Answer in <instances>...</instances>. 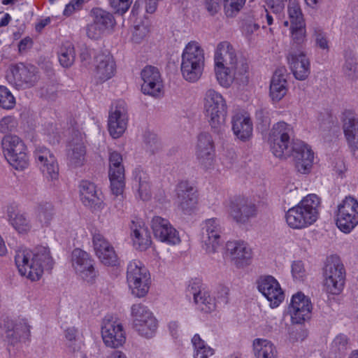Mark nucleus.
Listing matches in <instances>:
<instances>
[{
    "mask_svg": "<svg viewBox=\"0 0 358 358\" xmlns=\"http://www.w3.org/2000/svg\"><path fill=\"white\" fill-rule=\"evenodd\" d=\"M203 111L211 130L218 135L225 133L228 106L223 95L214 89H208L203 95Z\"/></svg>",
    "mask_w": 358,
    "mask_h": 358,
    "instance_id": "7ed1b4c3",
    "label": "nucleus"
},
{
    "mask_svg": "<svg viewBox=\"0 0 358 358\" xmlns=\"http://www.w3.org/2000/svg\"><path fill=\"white\" fill-rule=\"evenodd\" d=\"M148 32V27L145 24L141 23L139 24H136L134 26V30L132 31V41L136 43H141L146 37Z\"/></svg>",
    "mask_w": 358,
    "mask_h": 358,
    "instance_id": "864d4df0",
    "label": "nucleus"
},
{
    "mask_svg": "<svg viewBox=\"0 0 358 358\" xmlns=\"http://www.w3.org/2000/svg\"><path fill=\"white\" fill-rule=\"evenodd\" d=\"M143 84L141 90L145 94L159 96L163 90V84L159 70L154 66H147L141 71Z\"/></svg>",
    "mask_w": 358,
    "mask_h": 358,
    "instance_id": "c85d7f7f",
    "label": "nucleus"
},
{
    "mask_svg": "<svg viewBox=\"0 0 358 358\" xmlns=\"http://www.w3.org/2000/svg\"><path fill=\"white\" fill-rule=\"evenodd\" d=\"M215 301L217 302L227 303L228 302V296L229 294V289L225 285H219L215 291Z\"/></svg>",
    "mask_w": 358,
    "mask_h": 358,
    "instance_id": "69168bd1",
    "label": "nucleus"
},
{
    "mask_svg": "<svg viewBox=\"0 0 358 358\" xmlns=\"http://www.w3.org/2000/svg\"><path fill=\"white\" fill-rule=\"evenodd\" d=\"M222 0H205L206 8L210 15H214L220 9Z\"/></svg>",
    "mask_w": 358,
    "mask_h": 358,
    "instance_id": "774afa93",
    "label": "nucleus"
},
{
    "mask_svg": "<svg viewBox=\"0 0 358 358\" xmlns=\"http://www.w3.org/2000/svg\"><path fill=\"white\" fill-rule=\"evenodd\" d=\"M257 288L272 308L278 307L284 300V293L279 282L271 275L261 277L257 281Z\"/></svg>",
    "mask_w": 358,
    "mask_h": 358,
    "instance_id": "b1692460",
    "label": "nucleus"
},
{
    "mask_svg": "<svg viewBox=\"0 0 358 358\" xmlns=\"http://www.w3.org/2000/svg\"><path fill=\"white\" fill-rule=\"evenodd\" d=\"M130 237L136 250L145 251L152 245L150 232L141 220H132L130 224Z\"/></svg>",
    "mask_w": 358,
    "mask_h": 358,
    "instance_id": "c756f323",
    "label": "nucleus"
},
{
    "mask_svg": "<svg viewBox=\"0 0 358 358\" xmlns=\"http://www.w3.org/2000/svg\"><path fill=\"white\" fill-rule=\"evenodd\" d=\"M133 0H110V6L116 13L122 15L130 8Z\"/></svg>",
    "mask_w": 358,
    "mask_h": 358,
    "instance_id": "4d7b16f0",
    "label": "nucleus"
},
{
    "mask_svg": "<svg viewBox=\"0 0 358 358\" xmlns=\"http://www.w3.org/2000/svg\"><path fill=\"white\" fill-rule=\"evenodd\" d=\"M349 345V338L343 334H339L335 336L330 344L329 350L331 354L337 355L345 352Z\"/></svg>",
    "mask_w": 358,
    "mask_h": 358,
    "instance_id": "de8ad7c7",
    "label": "nucleus"
},
{
    "mask_svg": "<svg viewBox=\"0 0 358 358\" xmlns=\"http://www.w3.org/2000/svg\"><path fill=\"white\" fill-rule=\"evenodd\" d=\"M34 215L41 227H48L53 218V206L48 203H40L35 208Z\"/></svg>",
    "mask_w": 358,
    "mask_h": 358,
    "instance_id": "ea45409f",
    "label": "nucleus"
},
{
    "mask_svg": "<svg viewBox=\"0 0 358 358\" xmlns=\"http://www.w3.org/2000/svg\"><path fill=\"white\" fill-rule=\"evenodd\" d=\"M145 143L148 148L152 152L157 151L160 148V143L156 134L152 133H146L145 134Z\"/></svg>",
    "mask_w": 358,
    "mask_h": 358,
    "instance_id": "680f3d73",
    "label": "nucleus"
},
{
    "mask_svg": "<svg viewBox=\"0 0 358 358\" xmlns=\"http://www.w3.org/2000/svg\"><path fill=\"white\" fill-rule=\"evenodd\" d=\"M314 36L317 47L328 52L329 50V45L326 34L321 30H315Z\"/></svg>",
    "mask_w": 358,
    "mask_h": 358,
    "instance_id": "052dcab7",
    "label": "nucleus"
},
{
    "mask_svg": "<svg viewBox=\"0 0 358 358\" xmlns=\"http://www.w3.org/2000/svg\"><path fill=\"white\" fill-rule=\"evenodd\" d=\"M8 221L15 231L21 235H27L32 229L31 222L28 215L20 211L9 210Z\"/></svg>",
    "mask_w": 358,
    "mask_h": 358,
    "instance_id": "e433bc0d",
    "label": "nucleus"
},
{
    "mask_svg": "<svg viewBox=\"0 0 358 358\" xmlns=\"http://www.w3.org/2000/svg\"><path fill=\"white\" fill-rule=\"evenodd\" d=\"M324 287L327 292L339 294L343 289L345 271L338 261L328 260L324 268Z\"/></svg>",
    "mask_w": 358,
    "mask_h": 358,
    "instance_id": "f8f14e48",
    "label": "nucleus"
},
{
    "mask_svg": "<svg viewBox=\"0 0 358 358\" xmlns=\"http://www.w3.org/2000/svg\"><path fill=\"white\" fill-rule=\"evenodd\" d=\"M131 187L136 196L143 201L151 198V184L148 174L141 167L136 168L132 172Z\"/></svg>",
    "mask_w": 358,
    "mask_h": 358,
    "instance_id": "7c9ffc66",
    "label": "nucleus"
},
{
    "mask_svg": "<svg viewBox=\"0 0 358 358\" xmlns=\"http://www.w3.org/2000/svg\"><path fill=\"white\" fill-rule=\"evenodd\" d=\"M30 333V327L26 323L17 325L14 330H8L6 332V337L17 339L20 337H28Z\"/></svg>",
    "mask_w": 358,
    "mask_h": 358,
    "instance_id": "6e6d98bb",
    "label": "nucleus"
},
{
    "mask_svg": "<svg viewBox=\"0 0 358 358\" xmlns=\"http://www.w3.org/2000/svg\"><path fill=\"white\" fill-rule=\"evenodd\" d=\"M259 26L252 20H246L242 26V31L245 36L250 38L252 35L258 31Z\"/></svg>",
    "mask_w": 358,
    "mask_h": 358,
    "instance_id": "0e129e2a",
    "label": "nucleus"
},
{
    "mask_svg": "<svg viewBox=\"0 0 358 358\" xmlns=\"http://www.w3.org/2000/svg\"><path fill=\"white\" fill-rule=\"evenodd\" d=\"M36 73L34 66L19 64L11 68L10 73L6 78L8 83L17 88H28L36 82Z\"/></svg>",
    "mask_w": 358,
    "mask_h": 358,
    "instance_id": "412c9836",
    "label": "nucleus"
},
{
    "mask_svg": "<svg viewBox=\"0 0 358 358\" xmlns=\"http://www.w3.org/2000/svg\"><path fill=\"white\" fill-rule=\"evenodd\" d=\"M131 319L132 323L153 317L151 310L145 305L138 303L133 304L131 307Z\"/></svg>",
    "mask_w": 358,
    "mask_h": 358,
    "instance_id": "49530a36",
    "label": "nucleus"
},
{
    "mask_svg": "<svg viewBox=\"0 0 358 358\" xmlns=\"http://www.w3.org/2000/svg\"><path fill=\"white\" fill-rule=\"evenodd\" d=\"M15 262L20 275L31 281L40 280L44 270L51 269L53 265L49 248L42 245L33 250L18 249L15 253Z\"/></svg>",
    "mask_w": 358,
    "mask_h": 358,
    "instance_id": "f257e3e1",
    "label": "nucleus"
},
{
    "mask_svg": "<svg viewBox=\"0 0 358 358\" xmlns=\"http://www.w3.org/2000/svg\"><path fill=\"white\" fill-rule=\"evenodd\" d=\"M196 157L199 165L205 170H210L215 164V145L212 136L201 133L198 137Z\"/></svg>",
    "mask_w": 358,
    "mask_h": 358,
    "instance_id": "a211bd4d",
    "label": "nucleus"
},
{
    "mask_svg": "<svg viewBox=\"0 0 358 358\" xmlns=\"http://www.w3.org/2000/svg\"><path fill=\"white\" fill-rule=\"evenodd\" d=\"M292 39L297 43L303 41L306 36L305 23L297 25H290Z\"/></svg>",
    "mask_w": 358,
    "mask_h": 358,
    "instance_id": "bf43d9fd",
    "label": "nucleus"
},
{
    "mask_svg": "<svg viewBox=\"0 0 358 358\" xmlns=\"http://www.w3.org/2000/svg\"><path fill=\"white\" fill-rule=\"evenodd\" d=\"M231 218L237 223H245L257 213L256 204L245 197H236L232 199L228 207Z\"/></svg>",
    "mask_w": 358,
    "mask_h": 358,
    "instance_id": "f3484780",
    "label": "nucleus"
},
{
    "mask_svg": "<svg viewBox=\"0 0 358 358\" xmlns=\"http://www.w3.org/2000/svg\"><path fill=\"white\" fill-rule=\"evenodd\" d=\"M198 196L195 189L187 182H180L176 187L175 204L184 214H190L197 204Z\"/></svg>",
    "mask_w": 358,
    "mask_h": 358,
    "instance_id": "5701e85b",
    "label": "nucleus"
},
{
    "mask_svg": "<svg viewBox=\"0 0 358 358\" xmlns=\"http://www.w3.org/2000/svg\"><path fill=\"white\" fill-rule=\"evenodd\" d=\"M124 174L122 155L117 152H110L108 175Z\"/></svg>",
    "mask_w": 358,
    "mask_h": 358,
    "instance_id": "09e8293b",
    "label": "nucleus"
},
{
    "mask_svg": "<svg viewBox=\"0 0 358 358\" xmlns=\"http://www.w3.org/2000/svg\"><path fill=\"white\" fill-rule=\"evenodd\" d=\"M189 292L192 294L194 301L197 308L204 313H211L215 310V298L210 296L208 291L205 289L196 290L193 287H189Z\"/></svg>",
    "mask_w": 358,
    "mask_h": 358,
    "instance_id": "4c0bfd02",
    "label": "nucleus"
},
{
    "mask_svg": "<svg viewBox=\"0 0 358 358\" xmlns=\"http://www.w3.org/2000/svg\"><path fill=\"white\" fill-rule=\"evenodd\" d=\"M287 59L296 80H305L308 78L310 73V62L304 50L292 48Z\"/></svg>",
    "mask_w": 358,
    "mask_h": 358,
    "instance_id": "393cba45",
    "label": "nucleus"
},
{
    "mask_svg": "<svg viewBox=\"0 0 358 358\" xmlns=\"http://www.w3.org/2000/svg\"><path fill=\"white\" fill-rule=\"evenodd\" d=\"M71 265L76 273L84 280L92 282L96 274L93 260L85 251L76 248L71 254Z\"/></svg>",
    "mask_w": 358,
    "mask_h": 358,
    "instance_id": "aec40b11",
    "label": "nucleus"
},
{
    "mask_svg": "<svg viewBox=\"0 0 358 358\" xmlns=\"http://www.w3.org/2000/svg\"><path fill=\"white\" fill-rule=\"evenodd\" d=\"M287 13L289 20H285L283 24L285 27L289 25H297L304 24L303 16L299 2L296 0H289L287 6Z\"/></svg>",
    "mask_w": 358,
    "mask_h": 358,
    "instance_id": "c03bdc74",
    "label": "nucleus"
},
{
    "mask_svg": "<svg viewBox=\"0 0 358 358\" xmlns=\"http://www.w3.org/2000/svg\"><path fill=\"white\" fill-rule=\"evenodd\" d=\"M17 127V121L13 116H5L0 120V132L2 134L11 132Z\"/></svg>",
    "mask_w": 358,
    "mask_h": 358,
    "instance_id": "5fc2aeb1",
    "label": "nucleus"
},
{
    "mask_svg": "<svg viewBox=\"0 0 358 358\" xmlns=\"http://www.w3.org/2000/svg\"><path fill=\"white\" fill-rule=\"evenodd\" d=\"M342 129L350 151L355 155L358 151V118L351 110L343 113Z\"/></svg>",
    "mask_w": 358,
    "mask_h": 358,
    "instance_id": "cd10ccee",
    "label": "nucleus"
},
{
    "mask_svg": "<svg viewBox=\"0 0 358 358\" xmlns=\"http://www.w3.org/2000/svg\"><path fill=\"white\" fill-rule=\"evenodd\" d=\"M238 54L233 45L228 41L219 43L215 50L214 54V71L215 76L224 68L230 64V62Z\"/></svg>",
    "mask_w": 358,
    "mask_h": 358,
    "instance_id": "2f4dec72",
    "label": "nucleus"
},
{
    "mask_svg": "<svg viewBox=\"0 0 358 358\" xmlns=\"http://www.w3.org/2000/svg\"><path fill=\"white\" fill-rule=\"evenodd\" d=\"M226 255L234 266L243 268L250 264L252 250L245 242L229 241L226 245Z\"/></svg>",
    "mask_w": 358,
    "mask_h": 358,
    "instance_id": "6ab92c4d",
    "label": "nucleus"
},
{
    "mask_svg": "<svg viewBox=\"0 0 358 358\" xmlns=\"http://www.w3.org/2000/svg\"><path fill=\"white\" fill-rule=\"evenodd\" d=\"M15 106V99L10 91L5 86L0 85V107L10 110Z\"/></svg>",
    "mask_w": 358,
    "mask_h": 358,
    "instance_id": "3c124183",
    "label": "nucleus"
},
{
    "mask_svg": "<svg viewBox=\"0 0 358 358\" xmlns=\"http://www.w3.org/2000/svg\"><path fill=\"white\" fill-rule=\"evenodd\" d=\"M59 61L64 68H69L73 65L76 58V52L73 45L70 43L64 44L59 52Z\"/></svg>",
    "mask_w": 358,
    "mask_h": 358,
    "instance_id": "a18cd8bd",
    "label": "nucleus"
},
{
    "mask_svg": "<svg viewBox=\"0 0 358 358\" xmlns=\"http://www.w3.org/2000/svg\"><path fill=\"white\" fill-rule=\"evenodd\" d=\"M246 0H224V11L227 16L233 17L243 7Z\"/></svg>",
    "mask_w": 358,
    "mask_h": 358,
    "instance_id": "603ef678",
    "label": "nucleus"
},
{
    "mask_svg": "<svg viewBox=\"0 0 358 358\" xmlns=\"http://www.w3.org/2000/svg\"><path fill=\"white\" fill-rule=\"evenodd\" d=\"M192 343L194 348L193 358H209L214 355V350L199 334L192 337Z\"/></svg>",
    "mask_w": 358,
    "mask_h": 358,
    "instance_id": "37998d69",
    "label": "nucleus"
},
{
    "mask_svg": "<svg viewBox=\"0 0 358 358\" xmlns=\"http://www.w3.org/2000/svg\"><path fill=\"white\" fill-rule=\"evenodd\" d=\"M205 66V52L199 43L189 42L181 55L180 71L182 78L189 83L198 81Z\"/></svg>",
    "mask_w": 358,
    "mask_h": 358,
    "instance_id": "20e7f679",
    "label": "nucleus"
},
{
    "mask_svg": "<svg viewBox=\"0 0 358 358\" xmlns=\"http://www.w3.org/2000/svg\"><path fill=\"white\" fill-rule=\"evenodd\" d=\"M133 328L138 334L145 338L152 337L157 328V321L155 316L132 323Z\"/></svg>",
    "mask_w": 358,
    "mask_h": 358,
    "instance_id": "a19ab883",
    "label": "nucleus"
},
{
    "mask_svg": "<svg viewBox=\"0 0 358 358\" xmlns=\"http://www.w3.org/2000/svg\"><path fill=\"white\" fill-rule=\"evenodd\" d=\"M151 227L156 238L169 245L180 243L178 231L170 222L160 216H154L151 220Z\"/></svg>",
    "mask_w": 358,
    "mask_h": 358,
    "instance_id": "4be33fe9",
    "label": "nucleus"
},
{
    "mask_svg": "<svg viewBox=\"0 0 358 358\" xmlns=\"http://www.w3.org/2000/svg\"><path fill=\"white\" fill-rule=\"evenodd\" d=\"M128 124L127 104L124 101H117L109 112L108 129L113 138H118L125 132Z\"/></svg>",
    "mask_w": 358,
    "mask_h": 358,
    "instance_id": "ddd939ff",
    "label": "nucleus"
},
{
    "mask_svg": "<svg viewBox=\"0 0 358 358\" xmlns=\"http://www.w3.org/2000/svg\"><path fill=\"white\" fill-rule=\"evenodd\" d=\"M80 197L82 203L92 210H100L104 207L102 193L96 185L88 180H83L79 185Z\"/></svg>",
    "mask_w": 358,
    "mask_h": 358,
    "instance_id": "bb28decb",
    "label": "nucleus"
},
{
    "mask_svg": "<svg viewBox=\"0 0 358 358\" xmlns=\"http://www.w3.org/2000/svg\"><path fill=\"white\" fill-rule=\"evenodd\" d=\"M110 182V189L113 195L122 196L124 191V174L108 175Z\"/></svg>",
    "mask_w": 358,
    "mask_h": 358,
    "instance_id": "8fccbe9b",
    "label": "nucleus"
},
{
    "mask_svg": "<svg viewBox=\"0 0 358 358\" xmlns=\"http://www.w3.org/2000/svg\"><path fill=\"white\" fill-rule=\"evenodd\" d=\"M294 134L293 127L284 121L273 124L268 134V143L276 157L286 159L290 156L289 145Z\"/></svg>",
    "mask_w": 358,
    "mask_h": 358,
    "instance_id": "39448f33",
    "label": "nucleus"
},
{
    "mask_svg": "<svg viewBox=\"0 0 358 358\" xmlns=\"http://www.w3.org/2000/svg\"><path fill=\"white\" fill-rule=\"evenodd\" d=\"M34 156L40 170L48 180L55 181L58 179L59 165L56 157L50 150L38 146Z\"/></svg>",
    "mask_w": 358,
    "mask_h": 358,
    "instance_id": "dca6fc26",
    "label": "nucleus"
},
{
    "mask_svg": "<svg viewBox=\"0 0 358 358\" xmlns=\"http://www.w3.org/2000/svg\"><path fill=\"white\" fill-rule=\"evenodd\" d=\"M256 358H277L278 350L275 345L269 340L255 338L252 343Z\"/></svg>",
    "mask_w": 358,
    "mask_h": 358,
    "instance_id": "58836bf2",
    "label": "nucleus"
},
{
    "mask_svg": "<svg viewBox=\"0 0 358 358\" xmlns=\"http://www.w3.org/2000/svg\"><path fill=\"white\" fill-rule=\"evenodd\" d=\"M293 157L295 167L302 174L308 173L313 166L314 153L305 142L295 140L290 148V156Z\"/></svg>",
    "mask_w": 358,
    "mask_h": 358,
    "instance_id": "2eb2a0df",
    "label": "nucleus"
},
{
    "mask_svg": "<svg viewBox=\"0 0 358 358\" xmlns=\"http://www.w3.org/2000/svg\"><path fill=\"white\" fill-rule=\"evenodd\" d=\"M320 198L314 194L305 196L285 213V221L293 229H303L313 224L319 217Z\"/></svg>",
    "mask_w": 358,
    "mask_h": 358,
    "instance_id": "f03ea898",
    "label": "nucleus"
},
{
    "mask_svg": "<svg viewBox=\"0 0 358 358\" xmlns=\"http://www.w3.org/2000/svg\"><path fill=\"white\" fill-rule=\"evenodd\" d=\"M3 153L9 164L22 171L29 165L27 148L22 140L15 135H6L1 141Z\"/></svg>",
    "mask_w": 358,
    "mask_h": 358,
    "instance_id": "0eeeda50",
    "label": "nucleus"
},
{
    "mask_svg": "<svg viewBox=\"0 0 358 358\" xmlns=\"http://www.w3.org/2000/svg\"><path fill=\"white\" fill-rule=\"evenodd\" d=\"M127 282L134 296L141 298L148 293L151 276L149 270L142 262L134 259L129 262L127 267Z\"/></svg>",
    "mask_w": 358,
    "mask_h": 358,
    "instance_id": "423d86ee",
    "label": "nucleus"
},
{
    "mask_svg": "<svg viewBox=\"0 0 358 358\" xmlns=\"http://www.w3.org/2000/svg\"><path fill=\"white\" fill-rule=\"evenodd\" d=\"M274 14H278L285 7L284 0H264Z\"/></svg>",
    "mask_w": 358,
    "mask_h": 358,
    "instance_id": "338daca9",
    "label": "nucleus"
},
{
    "mask_svg": "<svg viewBox=\"0 0 358 358\" xmlns=\"http://www.w3.org/2000/svg\"><path fill=\"white\" fill-rule=\"evenodd\" d=\"M86 152V147L81 140L71 142L66 155L68 165L73 169L83 166L87 161Z\"/></svg>",
    "mask_w": 358,
    "mask_h": 358,
    "instance_id": "c9c22d12",
    "label": "nucleus"
},
{
    "mask_svg": "<svg viewBox=\"0 0 358 358\" xmlns=\"http://www.w3.org/2000/svg\"><path fill=\"white\" fill-rule=\"evenodd\" d=\"M95 63L94 76L99 82H105L115 75L116 66L110 54L99 53L95 57Z\"/></svg>",
    "mask_w": 358,
    "mask_h": 358,
    "instance_id": "473e14b6",
    "label": "nucleus"
},
{
    "mask_svg": "<svg viewBox=\"0 0 358 358\" xmlns=\"http://www.w3.org/2000/svg\"><path fill=\"white\" fill-rule=\"evenodd\" d=\"M292 274L296 280H303L306 276L304 264L301 261H294L292 264Z\"/></svg>",
    "mask_w": 358,
    "mask_h": 358,
    "instance_id": "13d9d810",
    "label": "nucleus"
},
{
    "mask_svg": "<svg viewBox=\"0 0 358 358\" xmlns=\"http://www.w3.org/2000/svg\"><path fill=\"white\" fill-rule=\"evenodd\" d=\"M336 224L338 228L349 234L358 224V201L346 196L337 206Z\"/></svg>",
    "mask_w": 358,
    "mask_h": 358,
    "instance_id": "1a4fd4ad",
    "label": "nucleus"
},
{
    "mask_svg": "<svg viewBox=\"0 0 358 358\" xmlns=\"http://www.w3.org/2000/svg\"><path fill=\"white\" fill-rule=\"evenodd\" d=\"M224 228L217 218L206 219L201 227L202 248L207 254L212 255L217 252L223 242Z\"/></svg>",
    "mask_w": 358,
    "mask_h": 358,
    "instance_id": "9b49d317",
    "label": "nucleus"
},
{
    "mask_svg": "<svg viewBox=\"0 0 358 358\" xmlns=\"http://www.w3.org/2000/svg\"><path fill=\"white\" fill-rule=\"evenodd\" d=\"M92 243L95 254L103 264L108 266L117 264L118 257L113 246L102 234H94Z\"/></svg>",
    "mask_w": 358,
    "mask_h": 358,
    "instance_id": "a878e982",
    "label": "nucleus"
},
{
    "mask_svg": "<svg viewBox=\"0 0 358 358\" xmlns=\"http://www.w3.org/2000/svg\"><path fill=\"white\" fill-rule=\"evenodd\" d=\"M93 22L99 26L104 31L111 29L115 24V20L113 15L101 8H94L92 10Z\"/></svg>",
    "mask_w": 358,
    "mask_h": 358,
    "instance_id": "79ce46f5",
    "label": "nucleus"
},
{
    "mask_svg": "<svg viewBox=\"0 0 358 358\" xmlns=\"http://www.w3.org/2000/svg\"><path fill=\"white\" fill-rule=\"evenodd\" d=\"M287 91V73L285 69H278L271 80L269 95L273 101L278 102L286 95Z\"/></svg>",
    "mask_w": 358,
    "mask_h": 358,
    "instance_id": "f704fd0d",
    "label": "nucleus"
},
{
    "mask_svg": "<svg viewBox=\"0 0 358 358\" xmlns=\"http://www.w3.org/2000/svg\"><path fill=\"white\" fill-rule=\"evenodd\" d=\"M313 305L309 297L302 292L294 294L288 307V313L293 324H301L309 320Z\"/></svg>",
    "mask_w": 358,
    "mask_h": 358,
    "instance_id": "4468645a",
    "label": "nucleus"
},
{
    "mask_svg": "<svg viewBox=\"0 0 358 358\" xmlns=\"http://www.w3.org/2000/svg\"><path fill=\"white\" fill-rule=\"evenodd\" d=\"M101 334L107 348H118L126 342V331L122 322L111 315H107L102 320Z\"/></svg>",
    "mask_w": 358,
    "mask_h": 358,
    "instance_id": "9d476101",
    "label": "nucleus"
},
{
    "mask_svg": "<svg viewBox=\"0 0 358 358\" xmlns=\"http://www.w3.org/2000/svg\"><path fill=\"white\" fill-rule=\"evenodd\" d=\"M231 128L234 134L242 141L249 140L252 135L253 124L246 113L234 114L231 118Z\"/></svg>",
    "mask_w": 358,
    "mask_h": 358,
    "instance_id": "72a5a7b5",
    "label": "nucleus"
},
{
    "mask_svg": "<svg viewBox=\"0 0 358 358\" xmlns=\"http://www.w3.org/2000/svg\"><path fill=\"white\" fill-rule=\"evenodd\" d=\"M249 76V64L241 55L236 56L224 70L215 77L218 83L223 87H229L234 81L245 83Z\"/></svg>",
    "mask_w": 358,
    "mask_h": 358,
    "instance_id": "6e6552de",
    "label": "nucleus"
},
{
    "mask_svg": "<svg viewBox=\"0 0 358 358\" xmlns=\"http://www.w3.org/2000/svg\"><path fill=\"white\" fill-rule=\"evenodd\" d=\"M104 31L94 22L89 24L86 28L87 36L91 39H98L103 34Z\"/></svg>",
    "mask_w": 358,
    "mask_h": 358,
    "instance_id": "e2e57ef3",
    "label": "nucleus"
}]
</instances>
